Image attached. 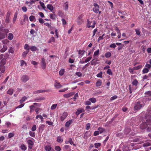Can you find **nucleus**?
I'll list each match as a JSON object with an SVG mask.
<instances>
[{
    "label": "nucleus",
    "instance_id": "obj_1",
    "mask_svg": "<svg viewBox=\"0 0 151 151\" xmlns=\"http://www.w3.org/2000/svg\"><path fill=\"white\" fill-rule=\"evenodd\" d=\"M87 27L88 28L91 27L93 28L95 27L96 22L93 20L92 19H88L87 20Z\"/></svg>",
    "mask_w": 151,
    "mask_h": 151
},
{
    "label": "nucleus",
    "instance_id": "obj_2",
    "mask_svg": "<svg viewBox=\"0 0 151 151\" xmlns=\"http://www.w3.org/2000/svg\"><path fill=\"white\" fill-rule=\"evenodd\" d=\"M143 106V105L139 101L137 102L134 107L135 110H139Z\"/></svg>",
    "mask_w": 151,
    "mask_h": 151
},
{
    "label": "nucleus",
    "instance_id": "obj_3",
    "mask_svg": "<svg viewBox=\"0 0 151 151\" xmlns=\"http://www.w3.org/2000/svg\"><path fill=\"white\" fill-rule=\"evenodd\" d=\"M94 7L93 8V12L96 13H99L100 14L101 13V11H99V5L96 3H95L93 4Z\"/></svg>",
    "mask_w": 151,
    "mask_h": 151
},
{
    "label": "nucleus",
    "instance_id": "obj_4",
    "mask_svg": "<svg viewBox=\"0 0 151 151\" xmlns=\"http://www.w3.org/2000/svg\"><path fill=\"white\" fill-rule=\"evenodd\" d=\"M29 78V77L28 76L26 75H24L21 77V80L22 82L25 83L27 81Z\"/></svg>",
    "mask_w": 151,
    "mask_h": 151
},
{
    "label": "nucleus",
    "instance_id": "obj_5",
    "mask_svg": "<svg viewBox=\"0 0 151 151\" xmlns=\"http://www.w3.org/2000/svg\"><path fill=\"white\" fill-rule=\"evenodd\" d=\"M68 114L67 112H64L60 115V119L62 121H63L68 116Z\"/></svg>",
    "mask_w": 151,
    "mask_h": 151
},
{
    "label": "nucleus",
    "instance_id": "obj_6",
    "mask_svg": "<svg viewBox=\"0 0 151 151\" xmlns=\"http://www.w3.org/2000/svg\"><path fill=\"white\" fill-rule=\"evenodd\" d=\"M27 143L28 145V148L30 149H32L33 146L34 145V142L32 140L29 139L27 140Z\"/></svg>",
    "mask_w": 151,
    "mask_h": 151
},
{
    "label": "nucleus",
    "instance_id": "obj_7",
    "mask_svg": "<svg viewBox=\"0 0 151 151\" xmlns=\"http://www.w3.org/2000/svg\"><path fill=\"white\" fill-rule=\"evenodd\" d=\"M23 17L24 19L23 20H21L20 22V24L22 25H23L24 24V22L28 20V17L26 15H24L23 16Z\"/></svg>",
    "mask_w": 151,
    "mask_h": 151
},
{
    "label": "nucleus",
    "instance_id": "obj_8",
    "mask_svg": "<svg viewBox=\"0 0 151 151\" xmlns=\"http://www.w3.org/2000/svg\"><path fill=\"white\" fill-rule=\"evenodd\" d=\"M50 91V89H47V90H38L36 91H35L34 92V93L37 94L39 93H41L45 92H47Z\"/></svg>",
    "mask_w": 151,
    "mask_h": 151
},
{
    "label": "nucleus",
    "instance_id": "obj_9",
    "mask_svg": "<svg viewBox=\"0 0 151 151\" xmlns=\"http://www.w3.org/2000/svg\"><path fill=\"white\" fill-rule=\"evenodd\" d=\"M54 86L56 88H59L62 87L60 83L57 80L55 81L54 83Z\"/></svg>",
    "mask_w": 151,
    "mask_h": 151
},
{
    "label": "nucleus",
    "instance_id": "obj_10",
    "mask_svg": "<svg viewBox=\"0 0 151 151\" xmlns=\"http://www.w3.org/2000/svg\"><path fill=\"white\" fill-rule=\"evenodd\" d=\"M46 66V64L45 61V60L44 58H42L41 60V67L43 69H44Z\"/></svg>",
    "mask_w": 151,
    "mask_h": 151
},
{
    "label": "nucleus",
    "instance_id": "obj_11",
    "mask_svg": "<svg viewBox=\"0 0 151 151\" xmlns=\"http://www.w3.org/2000/svg\"><path fill=\"white\" fill-rule=\"evenodd\" d=\"M65 143V144L70 143L71 145H73L74 146H76V145L74 143L71 138H69L68 140H66Z\"/></svg>",
    "mask_w": 151,
    "mask_h": 151
},
{
    "label": "nucleus",
    "instance_id": "obj_12",
    "mask_svg": "<svg viewBox=\"0 0 151 151\" xmlns=\"http://www.w3.org/2000/svg\"><path fill=\"white\" fill-rule=\"evenodd\" d=\"M147 127V124L145 122H143L140 126V129H146Z\"/></svg>",
    "mask_w": 151,
    "mask_h": 151
},
{
    "label": "nucleus",
    "instance_id": "obj_13",
    "mask_svg": "<svg viewBox=\"0 0 151 151\" xmlns=\"http://www.w3.org/2000/svg\"><path fill=\"white\" fill-rule=\"evenodd\" d=\"M73 121V119H71L67 121L65 124V126L66 127H69Z\"/></svg>",
    "mask_w": 151,
    "mask_h": 151
},
{
    "label": "nucleus",
    "instance_id": "obj_14",
    "mask_svg": "<svg viewBox=\"0 0 151 151\" xmlns=\"http://www.w3.org/2000/svg\"><path fill=\"white\" fill-rule=\"evenodd\" d=\"M37 108L35 106H34L33 105H31L29 106V108L30 109V113H32L34 112V111H35Z\"/></svg>",
    "mask_w": 151,
    "mask_h": 151
},
{
    "label": "nucleus",
    "instance_id": "obj_15",
    "mask_svg": "<svg viewBox=\"0 0 151 151\" xmlns=\"http://www.w3.org/2000/svg\"><path fill=\"white\" fill-rule=\"evenodd\" d=\"M82 15H79L78 18L77 19V22L78 23V24H81V23L82 20Z\"/></svg>",
    "mask_w": 151,
    "mask_h": 151
},
{
    "label": "nucleus",
    "instance_id": "obj_16",
    "mask_svg": "<svg viewBox=\"0 0 151 151\" xmlns=\"http://www.w3.org/2000/svg\"><path fill=\"white\" fill-rule=\"evenodd\" d=\"M84 111L85 110L83 109H77V111L76 112V114L77 115H78L80 113Z\"/></svg>",
    "mask_w": 151,
    "mask_h": 151
},
{
    "label": "nucleus",
    "instance_id": "obj_17",
    "mask_svg": "<svg viewBox=\"0 0 151 151\" xmlns=\"http://www.w3.org/2000/svg\"><path fill=\"white\" fill-rule=\"evenodd\" d=\"M74 94L73 93H70L65 94L63 95V96L65 98H68Z\"/></svg>",
    "mask_w": 151,
    "mask_h": 151
},
{
    "label": "nucleus",
    "instance_id": "obj_18",
    "mask_svg": "<svg viewBox=\"0 0 151 151\" xmlns=\"http://www.w3.org/2000/svg\"><path fill=\"white\" fill-rule=\"evenodd\" d=\"M47 8L50 10L51 12H52L53 9V6L50 4H49L47 5Z\"/></svg>",
    "mask_w": 151,
    "mask_h": 151
},
{
    "label": "nucleus",
    "instance_id": "obj_19",
    "mask_svg": "<svg viewBox=\"0 0 151 151\" xmlns=\"http://www.w3.org/2000/svg\"><path fill=\"white\" fill-rule=\"evenodd\" d=\"M0 70L2 73H4L5 70V67L3 65H0Z\"/></svg>",
    "mask_w": 151,
    "mask_h": 151
},
{
    "label": "nucleus",
    "instance_id": "obj_20",
    "mask_svg": "<svg viewBox=\"0 0 151 151\" xmlns=\"http://www.w3.org/2000/svg\"><path fill=\"white\" fill-rule=\"evenodd\" d=\"M102 84V81L100 80H98L96 83V86L99 87Z\"/></svg>",
    "mask_w": 151,
    "mask_h": 151
},
{
    "label": "nucleus",
    "instance_id": "obj_21",
    "mask_svg": "<svg viewBox=\"0 0 151 151\" xmlns=\"http://www.w3.org/2000/svg\"><path fill=\"white\" fill-rule=\"evenodd\" d=\"M57 141L58 142H62L63 141V139L61 136H58L57 137Z\"/></svg>",
    "mask_w": 151,
    "mask_h": 151
},
{
    "label": "nucleus",
    "instance_id": "obj_22",
    "mask_svg": "<svg viewBox=\"0 0 151 151\" xmlns=\"http://www.w3.org/2000/svg\"><path fill=\"white\" fill-rule=\"evenodd\" d=\"M20 148L22 150L24 151L26 150L27 148V147L24 144L21 145L20 146Z\"/></svg>",
    "mask_w": 151,
    "mask_h": 151
},
{
    "label": "nucleus",
    "instance_id": "obj_23",
    "mask_svg": "<svg viewBox=\"0 0 151 151\" xmlns=\"http://www.w3.org/2000/svg\"><path fill=\"white\" fill-rule=\"evenodd\" d=\"M142 65H139L137 66H135L134 67L133 70H138L142 68Z\"/></svg>",
    "mask_w": 151,
    "mask_h": 151
},
{
    "label": "nucleus",
    "instance_id": "obj_24",
    "mask_svg": "<svg viewBox=\"0 0 151 151\" xmlns=\"http://www.w3.org/2000/svg\"><path fill=\"white\" fill-rule=\"evenodd\" d=\"M98 131L100 133H102L105 131V129L101 127H99L98 128Z\"/></svg>",
    "mask_w": 151,
    "mask_h": 151
},
{
    "label": "nucleus",
    "instance_id": "obj_25",
    "mask_svg": "<svg viewBox=\"0 0 151 151\" xmlns=\"http://www.w3.org/2000/svg\"><path fill=\"white\" fill-rule=\"evenodd\" d=\"M14 37V35L10 33L9 34L8 38L9 40H12Z\"/></svg>",
    "mask_w": 151,
    "mask_h": 151
},
{
    "label": "nucleus",
    "instance_id": "obj_26",
    "mask_svg": "<svg viewBox=\"0 0 151 151\" xmlns=\"http://www.w3.org/2000/svg\"><path fill=\"white\" fill-rule=\"evenodd\" d=\"M7 49V47L6 46L3 45V47L1 50V52H5Z\"/></svg>",
    "mask_w": 151,
    "mask_h": 151
},
{
    "label": "nucleus",
    "instance_id": "obj_27",
    "mask_svg": "<svg viewBox=\"0 0 151 151\" xmlns=\"http://www.w3.org/2000/svg\"><path fill=\"white\" fill-rule=\"evenodd\" d=\"M145 122L146 123L147 126L148 125H151V118L147 119Z\"/></svg>",
    "mask_w": 151,
    "mask_h": 151
},
{
    "label": "nucleus",
    "instance_id": "obj_28",
    "mask_svg": "<svg viewBox=\"0 0 151 151\" xmlns=\"http://www.w3.org/2000/svg\"><path fill=\"white\" fill-rule=\"evenodd\" d=\"M13 93V90L12 88H9L7 91V93L10 95H12Z\"/></svg>",
    "mask_w": 151,
    "mask_h": 151
},
{
    "label": "nucleus",
    "instance_id": "obj_29",
    "mask_svg": "<svg viewBox=\"0 0 151 151\" xmlns=\"http://www.w3.org/2000/svg\"><path fill=\"white\" fill-rule=\"evenodd\" d=\"M27 99L26 97L24 96L22 97L21 99L19 101L20 103L21 104H22L24 101H25V100Z\"/></svg>",
    "mask_w": 151,
    "mask_h": 151
},
{
    "label": "nucleus",
    "instance_id": "obj_30",
    "mask_svg": "<svg viewBox=\"0 0 151 151\" xmlns=\"http://www.w3.org/2000/svg\"><path fill=\"white\" fill-rule=\"evenodd\" d=\"M24 65L25 66L27 65V64L25 61L22 60H21L20 66H22Z\"/></svg>",
    "mask_w": 151,
    "mask_h": 151
},
{
    "label": "nucleus",
    "instance_id": "obj_31",
    "mask_svg": "<svg viewBox=\"0 0 151 151\" xmlns=\"http://www.w3.org/2000/svg\"><path fill=\"white\" fill-rule=\"evenodd\" d=\"M30 49L32 51H35L37 50V48L35 46H33L30 47Z\"/></svg>",
    "mask_w": 151,
    "mask_h": 151
},
{
    "label": "nucleus",
    "instance_id": "obj_32",
    "mask_svg": "<svg viewBox=\"0 0 151 151\" xmlns=\"http://www.w3.org/2000/svg\"><path fill=\"white\" fill-rule=\"evenodd\" d=\"M51 148V147L50 145L46 146L45 147V149L47 151H50Z\"/></svg>",
    "mask_w": 151,
    "mask_h": 151
},
{
    "label": "nucleus",
    "instance_id": "obj_33",
    "mask_svg": "<svg viewBox=\"0 0 151 151\" xmlns=\"http://www.w3.org/2000/svg\"><path fill=\"white\" fill-rule=\"evenodd\" d=\"M89 101L93 103H95L96 101V99L94 97L90 98Z\"/></svg>",
    "mask_w": 151,
    "mask_h": 151
},
{
    "label": "nucleus",
    "instance_id": "obj_34",
    "mask_svg": "<svg viewBox=\"0 0 151 151\" xmlns=\"http://www.w3.org/2000/svg\"><path fill=\"white\" fill-rule=\"evenodd\" d=\"M50 17L52 19H55L56 16L55 14H50Z\"/></svg>",
    "mask_w": 151,
    "mask_h": 151
},
{
    "label": "nucleus",
    "instance_id": "obj_35",
    "mask_svg": "<svg viewBox=\"0 0 151 151\" xmlns=\"http://www.w3.org/2000/svg\"><path fill=\"white\" fill-rule=\"evenodd\" d=\"M29 52V51H26L24 52L22 54V57L23 58L25 57Z\"/></svg>",
    "mask_w": 151,
    "mask_h": 151
},
{
    "label": "nucleus",
    "instance_id": "obj_36",
    "mask_svg": "<svg viewBox=\"0 0 151 151\" xmlns=\"http://www.w3.org/2000/svg\"><path fill=\"white\" fill-rule=\"evenodd\" d=\"M55 38L53 37H52L48 41V43H50L52 42H54L55 41Z\"/></svg>",
    "mask_w": 151,
    "mask_h": 151
},
{
    "label": "nucleus",
    "instance_id": "obj_37",
    "mask_svg": "<svg viewBox=\"0 0 151 151\" xmlns=\"http://www.w3.org/2000/svg\"><path fill=\"white\" fill-rule=\"evenodd\" d=\"M111 55V54L110 52H106L105 54V56L106 58H108L110 57V56Z\"/></svg>",
    "mask_w": 151,
    "mask_h": 151
},
{
    "label": "nucleus",
    "instance_id": "obj_38",
    "mask_svg": "<svg viewBox=\"0 0 151 151\" xmlns=\"http://www.w3.org/2000/svg\"><path fill=\"white\" fill-rule=\"evenodd\" d=\"M99 50L98 49L96 51H95L93 54V56H96L99 55Z\"/></svg>",
    "mask_w": 151,
    "mask_h": 151
},
{
    "label": "nucleus",
    "instance_id": "obj_39",
    "mask_svg": "<svg viewBox=\"0 0 151 151\" xmlns=\"http://www.w3.org/2000/svg\"><path fill=\"white\" fill-rule=\"evenodd\" d=\"M65 72V70L64 69H62L59 71V75L62 76L63 75L64 73Z\"/></svg>",
    "mask_w": 151,
    "mask_h": 151
},
{
    "label": "nucleus",
    "instance_id": "obj_40",
    "mask_svg": "<svg viewBox=\"0 0 151 151\" xmlns=\"http://www.w3.org/2000/svg\"><path fill=\"white\" fill-rule=\"evenodd\" d=\"M30 136L33 137H35V133L33 132L29 131V132Z\"/></svg>",
    "mask_w": 151,
    "mask_h": 151
},
{
    "label": "nucleus",
    "instance_id": "obj_41",
    "mask_svg": "<svg viewBox=\"0 0 151 151\" xmlns=\"http://www.w3.org/2000/svg\"><path fill=\"white\" fill-rule=\"evenodd\" d=\"M24 47V49L27 50L26 51H29V46L27 44H25Z\"/></svg>",
    "mask_w": 151,
    "mask_h": 151
},
{
    "label": "nucleus",
    "instance_id": "obj_42",
    "mask_svg": "<svg viewBox=\"0 0 151 151\" xmlns=\"http://www.w3.org/2000/svg\"><path fill=\"white\" fill-rule=\"evenodd\" d=\"M149 71V70L147 68H144L142 70V72L143 73H147Z\"/></svg>",
    "mask_w": 151,
    "mask_h": 151
},
{
    "label": "nucleus",
    "instance_id": "obj_43",
    "mask_svg": "<svg viewBox=\"0 0 151 151\" xmlns=\"http://www.w3.org/2000/svg\"><path fill=\"white\" fill-rule=\"evenodd\" d=\"M45 127V126L44 124H42L40 125L39 127V131L40 132L41 130L42 131Z\"/></svg>",
    "mask_w": 151,
    "mask_h": 151
},
{
    "label": "nucleus",
    "instance_id": "obj_44",
    "mask_svg": "<svg viewBox=\"0 0 151 151\" xmlns=\"http://www.w3.org/2000/svg\"><path fill=\"white\" fill-rule=\"evenodd\" d=\"M39 118V119H40L41 120V121H43V117L42 116L40 115H38L36 116V119H38Z\"/></svg>",
    "mask_w": 151,
    "mask_h": 151
},
{
    "label": "nucleus",
    "instance_id": "obj_45",
    "mask_svg": "<svg viewBox=\"0 0 151 151\" xmlns=\"http://www.w3.org/2000/svg\"><path fill=\"white\" fill-rule=\"evenodd\" d=\"M136 34L138 35H139L140 34V29H135Z\"/></svg>",
    "mask_w": 151,
    "mask_h": 151
},
{
    "label": "nucleus",
    "instance_id": "obj_46",
    "mask_svg": "<svg viewBox=\"0 0 151 151\" xmlns=\"http://www.w3.org/2000/svg\"><path fill=\"white\" fill-rule=\"evenodd\" d=\"M17 12H16L15 13V14L14 15V17L13 19V22H15L16 20V19H17Z\"/></svg>",
    "mask_w": 151,
    "mask_h": 151
},
{
    "label": "nucleus",
    "instance_id": "obj_47",
    "mask_svg": "<svg viewBox=\"0 0 151 151\" xmlns=\"http://www.w3.org/2000/svg\"><path fill=\"white\" fill-rule=\"evenodd\" d=\"M35 19V17L34 16L31 15L29 17V19L30 21H33Z\"/></svg>",
    "mask_w": 151,
    "mask_h": 151
},
{
    "label": "nucleus",
    "instance_id": "obj_48",
    "mask_svg": "<svg viewBox=\"0 0 151 151\" xmlns=\"http://www.w3.org/2000/svg\"><path fill=\"white\" fill-rule=\"evenodd\" d=\"M94 145L95 147L96 148H98L99 147H100L101 145V143H95L94 144Z\"/></svg>",
    "mask_w": 151,
    "mask_h": 151
},
{
    "label": "nucleus",
    "instance_id": "obj_49",
    "mask_svg": "<svg viewBox=\"0 0 151 151\" xmlns=\"http://www.w3.org/2000/svg\"><path fill=\"white\" fill-rule=\"evenodd\" d=\"M138 83V81L136 79H135L133 81L132 83V84L133 85L135 86H137Z\"/></svg>",
    "mask_w": 151,
    "mask_h": 151
},
{
    "label": "nucleus",
    "instance_id": "obj_50",
    "mask_svg": "<svg viewBox=\"0 0 151 151\" xmlns=\"http://www.w3.org/2000/svg\"><path fill=\"white\" fill-rule=\"evenodd\" d=\"M107 73V74L109 75H112L113 74V73L111 71V70L109 69H108Z\"/></svg>",
    "mask_w": 151,
    "mask_h": 151
},
{
    "label": "nucleus",
    "instance_id": "obj_51",
    "mask_svg": "<svg viewBox=\"0 0 151 151\" xmlns=\"http://www.w3.org/2000/svg\"><path fill=\"white\" fill-rule=\"evenodd\" d=\"M117 98H118L117 96L116 95H115L112 97H111L110 98V100L111 101H112L114 99H117Z\"/></svg>",
    "mask_w": 151,
    "mask_h": 151
},
{
    "label": "nucleus",
    "instance_id": "obj_52",
    "mask_svg": "<svg viewBox=\"0 0 151 151\" xmlns=\"http://www.w3.org/2000/svg\"><path fill=\"white\" fill-rule=\"evenodd\" d=\"M92 57L90 56L87 58L85 60V63H87L90 61L92 58Z\"/></svg>",
    "mask_w": 151,
    "mask_h": 151
},
{
    "label": "nucleus",
    "instance_id": "obj_53",
    "mask_svg": "<svg viewBox=\"0 0 151 151\" xmlns=\"http://www.w3.org/2000/svg\"><path fill=\"white\" fill-rule=\"evenodd\" d=\"M5 35L3 33H1L0 34V39H2L5 38Z\"/></svg>",
    "mask_w": 151,
    "mask_h": 151
},
{
    "label": "nucleus",
    "instance_id": "obj_54",
    "mask_svg": "<svg viewBox=\"0 0 151 151\" xmlns=\"http://www.w3.org/2000/svg\"><path fill=\"white\" fill-rule=\"evenodd\" d=\"M145 68H147L149 69L151 68V65L149 64H146L145 66Z\"/></svg>",
    "mask_w": 151,
    "mask_h": 151
},
{
    "label": "nucleus",
    "instance_id": "obj_55",
    "mask_svg": "<svg viewBox=\"0 0 151 151\" xmlns=\"http://www.w3.org/2000/svg\"><path fill=\"white\" fill-rule=\"evenodd\" d=\"M6 62V60L4 59H3L1 61V65H4L5 64Z\"/></svg>",
    "mask_w": 151,
    "mask_h": 151
},
{
    "label": "nucleus",
    "instance_id": "obj_56",
    "mask_svg": "<svg viewBox=\"0 0 151 151\" xmlns=\"http://www.w3.org/2000/svg\"><path fill=\"white\" fill-rule=\"evenodd\" d=\"M37 129V127L35 125H33L32 128L31 130L32 131H35Z\"/></svg>",
    "mask_w": 151,
    "mask_h": 151
},
{
    "label": "nucleus",
    "instance_id": "obj_57",
    "mask_svg": "<svg viewBox=\"0 0 151 151\" xmlns=\"http://www.w3.org/2000/svg\"><path fill=\"white\" fill-rule=\"evenodd\" d=\"M40 4L42 7L45 9L46 8V7L44 3L43 2H42L41 1L40 2Z\"/></svg>",
    "mask_w": 151,
    "mask_h": 151
},
{
    "label": "nucleus",
    "instance_id": "obj_58",
    "mask_svg": "<svg viewBox=\"0 0 151 151\" xmlns=\"http://www.w3.org/2000/svg\"><path fill=\"white\" fill-rule=\"evenodd\" d=\"M97 76L98 78L102 77V72H100L96 75Z\"/></svg>",
    "mask_w": 151,
    "mask_h": 151
},
{
    "label": "nucleus",
    "instance_id": "obj_59",
    "mask_svg": "<svg viewBox=\"0 0 151 151\" xmlns=\"http://www.w3.org/2000/svg\"><path fill=\"white\" fill-rule=\"evenodd\" d=\"M55 150L57 151H60L61 149L59 146H56L55 147Z\"/></svg>",
    "mask_w": 151,
    "mask_h": 151
},
{
    "label": "nucleus",
    "instance_id": "obj_60",
    "mask_svg": "<svg viewBox=\"0 0 151 151\" xmlns=\"http://www.w3.org/2000/svg\"><path fill=\"white\" fill-rule=\"evenodd\" d=\"M68 89V88H64L63 89L60 90L59 91V92H63L64 91H65L67 90Z\"/></svg>",
    "mask_w": 151,
    "mask_h": 151
},
{
    "label": "nucleus",
    "instance_id": "obj_61",
    "mask_svg": "<svg viewBox=\"0 0 151 151\" xmlns=\"http://www.w3.org/2000/svg\"><path fill=\"white\" fill-rule=\"evenodd\" d=\"M57 106V105L56 104H53L51 107V109L52 110H53L55 109Z\"/></svg>",
    "mask_w": 151,
    "mask_h": 151
},
{
    "label": "nucleus",
    "instance_id": "obj_62",
    "mask_svg": "<svg viewBox=\"0 0 151 151\" xmlns=\"http://www.w3.org/2000/svg\"><path fill=\"white\" fill-rule=\"evenodd\" d=\"M133 68H129V71L132 74H134L133 72L134 71V70L133 69Z\"/></svg>",
    "mask_w": 151,
    "mask_h": 151
},
{
    "label": "nucleus",
    "instance_id": "obj_63",
    "mask_svg": "<svg viewBox=\"0 0 151 151\" xmlns=\"http://www.w3.org/2000/svg\"><path fill=\"white\" fill-rule=\"evenodd\" d=\"M44 24L46 26L48 27L49 28H50L51 27V25L48 23L46 22L44 23Z\"/></svg>",
    "mask_w": 151,
    "mask_h": 151
},
{
    "label": "nucleus",
    "instance_id": "obj_64",
    "mask_svg": "<svg viewBox=\"0 0 151 151\" xmlns=\"http://www.w3.org/2000/svg\"><path fill=\"white\" fill-rule=\"evenodd\" d=\"M14 136V133H9L8 135V137L9 138H11L13 137Z\"/></svg>",
    "mask_w": 151,
    "mask_h": 151
}]
</instances>
